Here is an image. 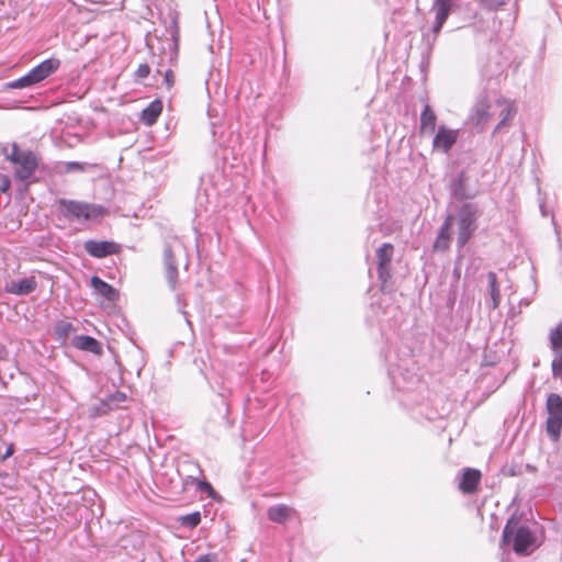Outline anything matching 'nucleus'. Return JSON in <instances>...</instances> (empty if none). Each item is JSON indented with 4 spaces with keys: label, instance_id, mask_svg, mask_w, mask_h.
I'll return each instance as SVG.
<instances>
[{
    "label": "nucleus",
    "instance_id": "f257e3e1",
    "mask_svg": "<svg viewBox=\"0 0 562 562\" xmlns=\"http://www.w3.org/2000/svg\"><path fill=\"white\" fill-rule=\"evenodd\" d=\"M409 363H413L412 357L392 364L389 369L394 389L403 394L398 400L406 406L417 404L420 398V390L424 389L416 371L408 368Z\"/></svg>",
    "mask_w": 562,
    "mask_h": 562
},
{
    "label": "nucleus",
    "instance_id": "f03ea898",
    "mask_svg": "<svg viewBox=\"0 0 562 562\" xmlns=\"http://www.w3.org/2000/svg\"><path fill=\"white\" fill-rule=\"evenodd\" d=\"M513 541V550L519 555H529L537 548V537L528 526H518L515 517L507 520L502 535L501 546Z\"/></svg>",
    "mask_w": 562,
    "mask_h": 562
},
{
    "label": "nucleus",
    "instance_id": "7ed1b4c3",
    "mask_svg": "<svg viewBox=\"0 0 562 562\" xmlns=\"http://www.w3.org/2000/svg\"><path fill=\"white\" fill-rule=\"evenodd\" d=\"M57 210L64 218L77 223L98 221L106 213L105 207L100 204L68 199H59Z\"/></svg>",
    "mask_w": 562,
    "mask_h": 562
},
{
    "label": "nucleus",
    "instance_id": "20e7f679",
    "mask_svg": "<svg viewBox=\"0 0 562 562\" xmlns=\"http://www.w3.org/2000/svg\"><path fill=\"white\" fill-rule=\"evenodd\" d=\"M60 66V60L57 58H47L41 64L33 67L26 75L19 79L5 83V89H23L33 87L50 75H53Z\"/></svg>",
    "mask_w": 562,
    "mask_h": 562
},
{
    "label": "nucleus",
    "instance_id": "39448f33",
    "mask_svg": "<svg viewBox=\"0 0 562 562\" xmlns=\"http://www.w3.org/2000/svg\"><path fill=\"white\" fill-rule=\"evenodd\" d=\"M479 209L474 203H464L458 212V237L457 245L463 248L476 231Z\"/></svg>",
    "mask_w": 562,
    "mask_h": 562
},
{
    "label": "nucleus",
    "instance_id": "423d86ee",
    "mask_svg": "<svg viewBox=\"0 0 562 562\" xmlns=\"http://www.w3.org/2000/svg\"><path fill=\"white\" fill-rule=\"evenodd\" d=\"M454 0H432L430 13L435 15L431 29L423 34L424 41L430 47L435 44L445 22L449 18Z\"/></svg>",
    "mask_w": 562,
    "mask_h": 562
},
{
    "label": "nucleus",
    "instance_id": "0eeeda50",
    "mask_svg": "<svg viewBox=\"0 0 562 562\" xmlns=\"http://www.w3.org/2000/svg\"><path fill=\"white\" fill-rule=\"evenodd\" d=\"M546 408L548 413L547 432L553 440H557L562 427V397L555 393L549 394Z\"/></svg>",
    "mask_w": 562,
    "mask_h": 562
},
{
    "label": "nucleus",
    "instance_id": "6e6552de",
    "mask_svg": "<svg viewBox=\"0 0 562 562\" xmlns=\"http://www.w3.org/2000/svg\"><path fill=\"white\" fill-rule=\"evenodd\" d=\"M497 120L495 110V99L482 98L475 103L470 121L480 131H482L490 122Z\"/></svg>",
    "mask_w": 562,
    "mask_h": 562
},
{
    "label": "nucleus",
    "instance_id": "1a4fd4ad",
    "mask_svg": "<svg viewBox=\"0 0 562 562\" xmlns=\"http://www.w3.org/2000/svg\"><path fill=\"white\" fill-rule=\"evenodd\" d=\"M393 254L394 247L390 243H384L376 249L378 277L381 282L382 291L389 288L387 282L391 278L390 267Z\"/></svg>",
    "mask_w": 562,
    "mask_h": 562
},
{
    "label": "nucleus",
    "instance_id": "9d476101",
    "mask_svg": "<svg viewBox=\"0 0 562 562\" xmlns=\"http://www.w3.org/2000/svg\"><path fill=\"white\" fill-rule=\"evenodd\" d=\"M15 178L25 184L35 182L37 179L35 172L38 166L36 156L32 151H26L14 165Z\"/></svg>",
    "mask_w": 562,
    "mask_h": 562
},
{
    "label": "nucleus",
    "instance_id": "9b49d317",
    "mask_svg": "<svg viewBox=\"0 0 562 562\" xmlns=\"http://www.w3.org/2000/svg\"><path fill=\"white\" fill-rule=\"evenodd\" d=\"M459 138V131L440 125L432 139V148L436 151L448 154Z\"/></svg>",
    "mask_w": 562,
    "mask_h": 562
},
{
    "label": "nucleus",
    "instance_id": "f8f14e48",
    "mask_svg": "<svg viewBox=\"0 0 562 562\" xmlns=\"http://www.w3.org/2000/svg\"><path fill=\"white\" fill-rule=\"evenodd\" d=\"M83 249L94 258H105L117 254L120 246L114 241L89 239L85 241Z\"/></svg>",
    "mask_w": 562,
    "mask_h": 562
},
{
    "label": "nucleus",
    "instance_id": "ddd939ff",
    "mask_svg": "<svg viewBox=\"0 0 562 562\" xmlns=\"http://www.w3.org/2000/svg\"><path fill=\"white\" fill-rule=\"evenodd\" d=\"M495 110L497 112L498 123L495 126L494 134L499 132L508 121H512L516 114L515 105L512 101L495 98Z\"/></svg>",
    "mask_w": 562,
    "mask_h": 562
},
{
    "label": "nucleus",
    "instance_id": "4468645a",
    "mask_svg": "<svg viewBox=\"0 0 562 562\" xmlns=\"http://www.w3.org/2000/svg\"><path fill=\"white\" fill-rule=\"evenodd\" d=\"M295 515L296 510L285 504L270 506L267 510L268 519L277 524H284Z\"/></svg>",
    "mask_w": 562,
    "mask_h": 562
},
{
    "label": "nucleus",
    "instance_id": "2eb2a0df",
    "mask_svg": "<svg viewBox=\"0 0 562 562\" xmlns=\"http://www.w3.org/2000/svg\"><path fill=\"white\" fill-rule=\"evenodd\" d=\"M37 286V282L34 277L12 280L7 284V291L15 295H27L32 293Z\"/></svg>",
    "mask_w": 562,
    "mask_h": 562
},
{
    "label": "nucleus",
    "instance_id": "dca6fc26",
    "mask_svg": "<svg viewBox=\"0 0 562 562\" xmlns=\"http://www.w3.org/2000/svg\"><path fill=\"white\" fill-rule=\"evenodd\" d=\"M452 222H453V215H451V214L447 215V217L445 218V221L439 229L438 236L435 240V244H434L435 250L443 251L449 248L450 231L452 227Z\"/></svg>",
    "mask_w": 562,
    "mask_h": 562
},
{
    "label": "nucleus",
    "instance_id": "f3484780",
    "mask_svg": "<svg viewBox=\"0 0 562 562\" xmlns=\"http://www.w3.org/2000/svg\"><path fill=\"white\" fill-rule=\"evenodd\" d=\"M480 480L481 473L479 470L465 469L459 483V488L463 493L471 494L476 491Z\"/></svg>",
    "mask_w": 562,
    "mask_h": 562
},
{
    "label": "nucleus",
    "instance_id": "a211bd4d",
    "mask_svg": "<svg viewBox=\"0 0 562 562\" xmlns=\"http://www.w3.org/2000/svg\"><path fill=\"white\" fill-rule=\"evenodd\" d=\"M164 261H165L167 281H168L169 285L171 286V289H175L176 284H177V279H178V268H177L173 252L169 246L165 247Z\"/></svg>",
    "mask_w": 562,
    "mask_h": 562
},
{
    "label": "nucleus",
    "instance_id": "6ab92c4d",
    "mask_svg": "<svg viewBox=\"0 0 562 562\" xmlns=\"http://www.w3.org/2000/svg\"><path fill=\"white\" fill-rule=\"evenodd\" d=\"M72 346L79 350L89 351L94 355L102 352L101 344L95 338L87 335L75 336Z\"/></svg>",
    "mask_w": 562,
    "mask_h": 562
},
{
    "label": "nucleus",
    "instance_id": "aec40b11",
    "mask_svg": "<svg viewBox=\"0 0 562 562\" xmlns=\"http://www.w3.org/2000/svg\"><path fill=\"white\" fill-rule=\"evenodd\" d=\"M91 286L99 295L110 302H114L119 299L117 290H115L111 284L106 283L97 276L91 278Z\"/></svg>",
    "mask_w": 562,
    "mask_h": 562
},
{
    "label": "nucleus",
    "instance_id": "412c9836",
    "mask_svg": "<svg viewBox=\"0 0 562 562\" xmlns=\"http://www.w3.org/2000/svg\"><path fill=\"white\" fill-rule=\"evenodd\" d=\"M437 115L429 104H426L420 114V132L432 134L436 131Z\"/></svg>",
    "mask_w": 562,
    "mask_h": 562
},
{
    "label": "nucleus",
    "instance_id": "4be33fe9",
    "mask_svg": "<svg viewBox=\"0 0 562 562\" xmlns=\"http://www.w3.org/2000/svg\"><path fill=\"white\" fill-rule=\"evenodd\" d=\"M487 282L490 291V302H487V305L490 308L496 310L501 303V293L495 272L490 271L487 273Z\"/></svg>",
    "mask_w": 562,
    "mask_h": 562
},
{
    "label": "nucleus",
    "instance_id": "5701e85b",
    "mask_svg": "<svg viewBox=\"0 0 562 562\" xmlns=\"http://www.w3.org/2000/svg\"><path fill=\"white\" fill-rule=\"evenodd\" d=\"M162 103L159 100L150 102L142 112V121L146 125H153L161 114Z\"/></svg>",
    "mask_w": 562,
    "mask_h": 562
},
{
    "label": "nucleus",
    "instance_id": "b1692460",
    "mask_svg": "<svg viewBox=\"0 0 562 562\" xmlns=\"http://www.w3.org/2000/svg\"><path fill=\"white\" fill-rule=\"evenodd\" d=\"M126 401V394L120 391L110 394L100 404L99 411L101 414H105L109 411H113L120 407V404Z\"/></svg>",
    "mask_w": 562,
    "mask_h": 562
},
{
    "label": "nucleus",
    "instance_id": "393cba45",
    "mask_svg": "<svg viewBox=\"0 0 562 562\" xmlns=\"http://www.w3.org/2000/svg\"><path fill=\"white\" fill-rule=\"evenodd\" d=\"M504 69H505V63L495 60V61H488L486 65H483L481 67V72H482L483 77H485L487 80H491V79L502 75L504 72Z\"/></svg>",
    "mask_w": 562,
    "mask_h": 562
},
{
    "label": "nucleus",
    "instance_id": "a878e982",
    "mask_svg": "<svg viewBox=\"0 0 562 562\" xmlns=\"http://www.w3.org/2000/svg\"><path fill=\"white\" fill-rule=\"evenodd\" d=\"M451 193L458 200L470 198V195L467 193L465 173L463 171L460 172L458 177L453 180L451 184Z\"/></svg>",
    "mask_w": 562,
    "mask_h": 562
},
{
    "label": "nucleus",
    "instance_id": "bb28decb",
    "mask_svg": "<svg viewBox=\"0 0 562 562\" xmlns=\"http://www.w3.org/2000/svg\"><path fill=\"white\" fill-rule=\"evenodd\" d=\"M55 335L59 340L68 338L69 334L75 330L72 324L67 321H58L54 327Z\"/></svg>",
    "mask_w": 562,
    "mask_h": 562
},
{
    "label": "nucleus",
    "instance_id": "cd10ccee",
    "mask_svg": "<svg viewBox=\"0 0 562 562\" xmlns=\"http://www.w3.org/2000/svg\"><path fill=\"white\" fill-rule=\"evenodd\" d=\"M549 339L552 351L562 350V325L550 331Z\"/></svg>",
    "mask_w": 562,
    "mask_h": 562
},
{
    "label": "nucleus",
    "instance_id": "c85d7f7f",
    "mask_svg": "<svg viewBox=\"0 0 562 562\" xmlns=\"http://www.w3.org/2000/svg\"><path fill=\"white\" fill-rule=\"evenodd\" d=\"M180 521H181L182 526H184V527L194 528L201 521V514L199 512L188 514L186 516H182Z\"/></svg>",
    "mask_w": 562,
    "mask_h": 562
},
{
    "label": "nucleus",
    "instance_id": "c756f323",
    "mask_svg": "<svg viewBox=\"0 0 562 562\" xmlns=\"http://www.w3.org/2000/svg\"><path fill=\"white\" fill-rule=\"evenodd\" d=\"M553 360L551 363L553 376L562 375V350L553 351Z\"/></svg>",
    "mask_w": 562,
    "mask_h": 562
},
{
    "label": "nucleus",
    "instance_id": "7c9ffc66",
    "mask_svg": "<svg viewBox=\"0 0 562 562\" xmlns=\"http://www.w3.org/2000/svg\"><path fill=\"white\" fill-rule=\"evenodd\" d=\"M157 74L164 76V82L166 83L167 88L173 87L175 83V77L171 69H162L160 65H158Z\"/></svg>",
    "mask_w": 562,
    "mask_h": 562
},
{
    "label": "nucleus",
    "instance_id": "2f4dec72",
    "mask_svg": "<svg viewBox=\"0 0 562 562\" xmlns=\"http://www.w3.org/2000/svg\"><path fill=\"white\" fill-rule=\"evenodd\" d=\"M26 151H22L20 150V148L18 147V145L13 144L12 148H11V151L10 153H7L5 156L7 158L13 162L14 165L18 162V160L23 156L25 155Z\"/></svg>",
    "mask_w": 562,
    "mask_h": 562
},
{
    "label": "nucleus",
    "instance_id": "473e14b6",
    "mask_svg": "<svg viewBox=\"0 0 562 562\" xmlns=\"http://www.w3.org/2000/svg\"><path fill=\"white\" fill-rule=\"evenodd\" d=\"M65 170L67 172H72V171H85L86 170V165L82 164V162H78V161H68L65 166Z\"/></svg>",
    "mask_w": 562,
    "mask_h": 562
},
{
    "label": "nucleus",
    "instance_id": "72a5a7b5",
    "mask_svg": "<svg viewBox=\"0 0 562 562\" xmlns=\"http://www.w3.org/2000/svg\"><path fill=\"white\" fill-rule=\"evenodd\" d=\"M150 72V67L147 64H140L136 69V76L139 79L146 78Z\"/></svg>",
    "mask_w": 562,
    "mask_h": 562
},
{
    "label": "nucleus",
    "instance_id": "f704fd0d",
    "mask_svg": "<svg viewBox=\"0 0 562 562\" xmlns=\"http://www.w3.org/2000/svg\"><path fill=\"white\" fill-rule=\"evenodd\" d=\"M11 181L8 176L0 173V191L7 192L10 189Z\"/></svg>",
    "mask_w": 562,
    "mask_h": 562
},
{
    "label": "nucleus",
    "instance_id": "c9c22d12",
    "mask_svg": "<svg viewBox=\"0 0 562 562\" xmlns=\"http://www.w3.org/2000/svg\"><path fill=\"white\" fill-rule=\"evenodd\" d=\"M195 562H217V555L215 553L199 555Z\"/></svg>",
    "mask_w": 562,
    "mask_h": 562
},
{
    "label": "nucleus",
    "instance_id": "e433bc0d",
    "mask_svg": "<svg viewBox=\"0 0 562 562\" xmlns=\"http://www.w3.org/2000/svg\"><path fill=\"white\" fill-rule=\"evenodd\" d=\"M198 487H199L200 491L206 492L210 495L214 493V490H213L212 485L209 482H206V481H199L198 482Z\"/></svg>",
    "mask_w": 562,
    "mask_h": 562
},
{
    "label": "nucleus",
    "instance_id": "4c0bfd02",
    "mask_svg": "<svg viewBox=\"0 0 562 562\" xmlns=\"http://www.w3.org/2000/svg\"><path fill=\"white\" fill-rule=\"evenodd\" d=\"M14 452V448H13V445H10L7 449H5V452L3 453L2 456V460H5L8 458H10Z\"/></svg>",
    "mask_w": 562,
    "mask_h": 562
},
{
    "label": "nucleus",
    "instance_id": "58836bf2",
    "mask_svg": "<svg viewBox=\"0 0 562 562\" xmlns=\"http://www.w3.org/2000/svg\"><path fill=\"white\" fill-rule=\"evenodd\" d=\"M16 405H24L26 403L30 402V398L27 396L25 397H15V398H12Z\"/></svg>",
    "mask_w": 562,
    "mask_h": 562
},
{
    "label": "nucleus",
    "instance_id": "ea45409f",
    "mask_svg": "<svg viewBox=\"0 0 562 562\" xmlns=\"http://www.w3.org/2000/svg\"><path fill=\"white\" fill-rule=\"evenodd\" d=\"M8 352L5 350V348L0 345V359H4L7 357Z\"/></svg>",
    "mask_w": 562,
    "mask_h": 562
}]
</instances>
